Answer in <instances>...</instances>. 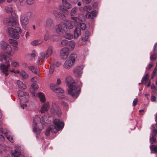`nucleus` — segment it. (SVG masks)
Segmentation results:
<instances>
[{
    "instance_id": "423d86ee",
    "label": "nucleus",
    "mask_w": 157,
    "mask_h": 157,
    "mask_svg": "<svg viewBox=\"0 0 157 157\" xmlns=\"http://www.w3.org/2000/svg\"><path fill=\"white\" fill-rule=\"evenodd\" d=\"M65 26V23L63 22H61L56 25L55 27L56 32L59 34H63L64 32H66L67 30V29Z\"/></svg>"
},
{
    "instance_id": "7ed1b4c3",
    "label": "nucleus",
    "mask_w": 157,
    "mask_h": 157,
    "mask_svg": "<svg viewBox=\"0 0 157 157\" xmlns=\"http://www.w3.org/2000/svg\"><path fill=\"white\" fill-rule=\"evenodd\" d=\"M77 58V55L72 53L65 61L63 64V68L69 70L72 67L75 65V61Z\"/></svg>"
},
{
    "instance_id": "f8f14e48",
    "label": "nucleus",
    "mask_w": 157,
    "mask_h": 157,
    "mask_svg": "<svg viewBox=\"0 0 157 157\" xmlns=\"http://www.w3.org/2000/svg\"><path fill=\"white\" fill-rule=\"evenodd\" d=\"M13 17L7 18L5 20V22L6 25L12 26H14L17 24L16 18L13 16Z\"/></svg>"
},
{
    "instance_id": "4c0bfd02",
    "label": "nucleus",
    "mask_w": 157,
    "mask_h": 157,
    "mask_svg": "<svg viewBox=\"0 0 157 157\" xmlns=\"http://www.w3.org/2000/svg\"><path fill=\"white\" fill-rule=\"evenodd\" d=\"M9 43L11 44L13 46H17L18 44L17 42V41L14 40L12 39H10L8 40Z\"/></svg>"
},
{
    "instance_id": "f03ea898",
    "label": "nucleus",
    "mask_w": 157,
    "mask_h": 157,
    "mask_svg": "<svg viewBox=\"0 0 157 157\" xmlns=\"http://www.w3.org/2000/svg\"><path fill=\"white\" fill-rule=\"evenodd\" d=\"M53 123L54 125H51L48 128L45 132V134L47 136H49L50 131L52 133H56L58 131L62 129L64 126L63 122L59 120H54Z\"/></svg>"
},
{
    "instance_id": "cd10ccee",
    "label": "nucleus",
    "mask_w": 157,
    "mask_h": 157,
    "mask_svg": "<svg viewBox=\"0 0 157 157\" xmlns=\"http://www.w3.org/2000/svg\"><path fill=\"white\" fill-rule=\"evenodd\" d=\"M53 48L52 47H49L48 49L46 51V58H47L53 53Z\"/></svg>"
},
{
    "instance_id": "bf43d9fd",
    "label": "nucleus",
    "mask_w": 157,
    "mask_h": 157,
    "mask_svg": "<svg viewBox=\"0 0 157 157\" xmlns=\"http://www.w3.org/2000/svg\"><path fill=\"white\" fill-rule=\"evenodd\" d=\"M38 78L37 77H34L31 80V82H36L37 81Z\"/></svg>"
},
{
    "instance_id": "5fc2aeb1",
    "label": "nucleus",
    "mask_w": 157,
    "mask_h": 157,
    "mask_svg": "<svg viewBox=\"0 0 157 157\" xmlns=\"http://www.w3.org/2000/svg\"><path fill=\"white\" fill-rule=\"evenodd\" d=\"M54 67L53 65H51L50 67L49 72L50 74H52L54 71Z\"/></svg>"
},
{
    "instance_id": "7c9ffc66",
    "label": "nucleus",
    "mask_w": 157,
    "mask_h": 157,
    "mask_svg": "<svg viewBox=\"0 0 157 157\" xmlns=\"http://www.w3.org/2000/svg\"><path fill=\"white\" fill-rule=\"evenodd\" d=\"M6 10L7 12L11 13L12 15H14V12H13V8L12 6H8L6 7Z\"/></svg>"
},
{
    "instance_id": "e2e57ef3",
    "label": "nucleus",
    "mask_w": 157,
    "mask_h": 157,
    "mask_svg": "<svg viewBox=\"0 0 157 157\" xmlns=\"http://www.w3.org/2000/svg\"><path fill=\"white\" fill-rule=\"evenodd\" d=\"M138 101V99L137 98H135L134 99L133 102V105L135 106L137 104Z\"/></svg>"
},
{
    "instance_id": "de8ad7c7",
    "label": "nucleus",
    "mask_w": 157,
    "mask_h": 157,
    "mask_svg": "<svg viewBox=\"0 0 157 157\" xmlns=\"http://www.w3.org/2000/svg\"><path fill=\"white\" fill-rule=\"evenodd\" d=\"M92 7L91 6H85L83 8V10L86 12H89L91 10Z\"/></svg>"
},
{
    "instance_id": "473e14b6",
    "label": "nucleus",
    "mask_w": 157,
    "mask_h": 157,
    "mask_svg": "<svg viewBox=\"0 0 157 157\" xmlns=\"http://www.w3.org/2000/svg\"><path fill=\"white\" fill-rule=\"evenodd\" d=\"M65 32L66 33L64 36L65 38L69 40L73 38V36L72 34L68 32Z\"/></svg>"
},
{
    "instance_id": "3c124183",
    "label": "nucleus",
    "mask_w": 157,
    "mask_h": 157,
    "mask_svg": "<svg viewBox=\"0 0 157 157\" xmlns=\"http://www.w3.org/2000/svg\"><path fill=\"white\" fill-rule=\"evenodd\" d=\"M49 37V35L48 32H46L44 35V39L45 41H47L48 40Z\"/></svg>"
},
{
    "instance_id": "774afa93",
    "label": "nucleus",
    "mask_w": 157,
    "mask_h": 157,
    "mask_svg": "<svg viewBox=\"0 0 157 157\" xmlns=\"http://www.w3.org/2000/svg\"><path fill=\"white\" fill-rule=\"evenodd\" d=\"M61 83V81L59 78H58L57 80L56 85H58Z\"/></svg>"
},
{
    "instance_id": "ddd939ff",
    "label": "nucleus",
    "mask_w": 157,
    "mask_h": 157,
    "mask_svg": "<svg viewBox=\"0 0 157 157\" xmlns=\"http://www.w3.org/2000/svg\"><path fill=\"white\" fill-rule=\"evenodd\" d=\"M155 126V125L152 124L151 128L152 130V134L150 136V142L151 144L156 141V139L154 137L157 134V130H156Z\"/></svg>"
},
{
    "instance_id": "bb28decb",
    "label": "nucleus",
    "mask_w": 157,
    "mask_h": 157,
    "mask_svg": "<svg viewBox=\"0 0 157 157\" xmlns=\"http://www.w3.org/2000/svg\"><path fill=\"white\" fill-rule=\"evenodd\" d=\"M38 96L42 103H44L46 101L44 94L42 92H40L38 94Z\"/></svg>"
},
{
    "instance_id": "f704fd0d",
    "label": "nucleus",
    "mask_w": 157,
    "mask_h": 157,
    "mask_svg": "<svg viewBox=\"0 0 157 157\" xmlns=\"http://www.w3.org/2000/svg\"><path fill=\"white\" fill-rule=\"evenodd\" d=\"M4 54L5 52L4 51L0 52V61L1 62H3V60H6V57Z\"/></svg>"
},
{
    "instance_id": "a878e982",
    "label": "nucleus",
    "mask_w": 157,
    "mask_h": 157,
    "mask_svg": "<svg viewBox=\"0 0 157 157\" xmlns=\"http://www.w3.org/2000/svg\"><path fill=\"white\" fill-rule=\"evenodd\" d=\"M28 69L31 71L33 73L37 74L40 72V71L34 66H30L28 67Z\"/></svg>"
},
{
    "instance_id": "c85d7f7f",
    "label": "nucleus",
    "mask_w": 157,
    "mask_h": 157,
    "mask_svg": "<svg viewBox=\"0 0 157 157\" xmlns=\"http://www.w3.org/2000/svg\"><path fill=\"white\" fill-rule=\"evenodd\" d=\"M46 58V54L44 52H41L39 56L38 59L37 61V63L39 64L40 62V60H43L45 58Z\"/></svg>"
},
{
    "instance_id": "c756f323",
    "label": "nucleus",
    "mask_w": 157,
    "mask_h": 157,
    "mask_svg": "<svg viewBox=\"0 0 157 157\" xmlns=\"http://www.w3.org/2000/svg\"><path fill=\"white\" fill-rule=\"evenodd\" d=\"M20 75L23 79H25L29 77L28 75L25 71L23 70L20 71Z\"/></svg>"
},
{
    "instance_id": "37998d69",
    "label": "nucleus",
    "mask_w": 157,
    "mask_h": 157,
    "mask_svg": "<svg viewBox=\"0 0 157 157\" xmlns=\"http://www.w3.org/2000/svg\"><path fill=\"white\" fill-rule=\"evenodd\" d=\"M77 9L76 7L73 8L70 12V14L71 16L75 15L76 14Z\"/></svg>"
},
{
    "instance_id": "5701e85b",
    "label": "nucleus",
    "mask_w": 157,
    "mask_h": 157,
    "mask_svg": "<svg viewBox=\"0 0 157 157\" xmlns=\"http://www.w3.org/2000/svg\"><path fill=\"white\" fill-rule=\"evenodd\" d=\"M65 24V26L67 29V30L66 31V32H68L69 29H72L73 28V25L71 21L69 20L67 21Z\"/></svg>"
},
{
    "instance_id": "2f4dec72",
    "label": "nucleus",
    "mask_w": 157,
    "mask_h": 157,
    "mask_svg": "<svg viewBox=\"0 0 157 157\" xmlns=\"http://www.w3.org/2000/svg\"><path fill=\"white\" fill-rule=\"evenodd\" d=\"M9 45V44L3 41H1L0 42V48L4 50Z\"/></svg>"
},
{
    "instance_id": "e433bc0d",
    "label": "nucleus",
    "mask_w": 157,
    "mask_h": 157,
    "mask_svg": "<svg viewBox=\"0 0 157 157\" xmlns=\"http://www.w3.org/2000/svg\"><path fill=\"white\" fill-rule=\"evenodd\" d=\"M148 79V75L146 74L143 77L142 80V83L143 84H145Z\"/></svg>"
},
{
    "instance_id": "2eb2a0df",
    "label": "nucleus",
    "mask_w": 157,
    "mask_h": 157,
    "mask_svg": "<svg viewBox=\"0 0 157 157\" xmlns=\"http://www.w3.org/2000/svg\"><path fill=\"white\" fill-rule=\"evenodd\" d=\"M82 68L80 66H78L74 68L73 70L74 75L77 77H81L82 73Z\"/></svg>"
},
{
    "instance_id": "603ef678",
    "label": "nucleus",
    "mask_w": 157,
    "mask_h": 157,
    "mask_svg": "<svg viewBox=\"0 0 157 157\" xmlns=\"http://www.w3.org/2000/svg\"><path fill=\"white\" fill-rule=\"evenodd\" d=\"M61 43L63 46H66L67 44L68 41L66 40H63L61 41Z\"/></svg>"
},
{
    "instance_id": "58836bf2",
    "label": "nucleus",
    "mask_w": 157,
    "mask_h": 157,
    "mask_svg": "<svg viewBox=\"0 0 157 157\" xmlns=\"http://www.w3.org/2000/svg\"><path fill=\"white\" fill-rule=\"evenodd\" d=\"M36 56V53L35 51H33L32 53L28 54L27 57L28 58H30L31 59H34Z\"/></svg>"
},
{
    "instance_id": "79ce46f5",
    "label": "nucleus",
    "mask_w": 157,
    "mask_h": 157,
    "mask_svg": "<svg viewBox=\"0 0 157 157\" xmlns=\"http://www.w3.org/2000/svg\"><path fill=\"white\" fill-rule=\"evenodd\" d=\"M39 88L38 85L36 83H33L31 85V87L30 88V90L31 91V90L33 89L34 90H36Z\"/></svg>"
},
{
    "instance_id": "aec40b11",
    "label": "nucleus",
    "mask_w": 157,
    "mask_h": 157,
    "mask_svg": "<svg viewBox=\"0 0 157 157\" xmlns=\"http://www.w3.org/2000/svg\"><path fill=\"white\" fill-rule=\"evenodd\" d=\"M98 14L97 12L94 10L89 13H87L86 15V18L93 19Z\"/></svg>"
},
{
    "instance_id": "dca6fc26",
    "label": "nucleus",
    "mask_w": 157,
    "mask_h": 157,
    "mask_svg": "<svg viewBox=\"0 0 157 157\" xmlns=\"http://www.w3.org/2000/svg\"><path fill=\"white\" fill-rule=\"evenodd\" d=\"M5 136L7 139L11 143H13L14 141V138L10 131L8 130V131H6L5 133Z\"/></svg>"
},
{
    "instance_id": "1a4fd4ad",
    "label": "nucleus",
    "mask_w": 157,
    "mask_h": 157,
    "mask_svg": "<svg viewBox=\"0 0 157 157\" xmlns=\"http://www.w3.org/2000/svg\"><path fill=\"white\" fill-rule=\"evenodd\" d=\"M10 66V62L9 61H6V64L1 63L0 65V68L2 72L7 76L9 74V67Z\"/></svg>"
},
{
    "instance_id": "a18cd8bd",
    "label": "nucleus",
    "mask_w": 157,
    "mask_h": 157,
    "mask_svg": "<svg viewBox=\"0 0 157 157\" xmlns=\"http://www.w3.org/2000/svg\"><path fill=\"white\" fill-rule=\"evenodd\" d=\"M11 66L14 67H18L19 65V64L18 63L14 61H12L11 63Z\"/></svg>"
},
{
    "instance_id": "6ab92c4d",
    "label": "nucleus",
    "mask_w": 157,
    "mask_h": 157,
    "mask_svg": "<svg viewBox=\"0 0 157 157\" xmlns=\"http://www.w3.org/2000/svg\"><path fill=\"white\" fill-rule=\"evenodd\" d=\"M4 50L6 54L9 56H12L14 54V52L12 50L11 46L9 45Z\"/></svg>"
},
{
    "instance_id": "4d7b16f0",
    "label": "nucleus",
    "mask_w": 157,
    "mask_h": 157,
    "mask_svg": "<svg viewBox=\"0 0 157 157\" xmlns=\"http://www.w3.org/2000/svg\"><path fill=\"white\" fill-rule=\"evenodd\" d=\"M156 58V55H153L150 56V59L151 61L155 60Z\"/></svg>"
},
{
    "instance_id": "c03bdc74",
    "label": "nucleus",
    "mask_w": 157,
    "mask_h": 157,
    "mask_svg": "<svg viewBox=\"0 0 157 157\" xmlns=\"http://www.w3.org/2000/svg\"><path fill=\"white\" fill-rule=\"evenodd\" d=\"M151 151L152 153H155L157 152V147L155 146L152 145L150 146Z\"/></svg>"
},
{
    "instance_id": "680f3d73",
    "label": "nucleus",
    "mask_w": 157,
    "mask_h": 157,
    "mask_svg": "<svg viewBox=\"0 0 157 157\" xmlns=\"http://www.w3.org/2000/svg\"><path fill=\"white\" fill-rule=\"evenodd\" d=\"M26 1L28 4L31 5L34 3L35 0H26Z\"/></svg>"
},
{
    "instance_id": "864d4df0",
    "label": "nucleus",
    "mask_w": 157,
    "mask_h": 157,
    "mask_svg": "<svg viewBox=\"0 0 157 157\" xmlns=\"http://www.w3.org/2000/svg\"><path fill=\"white\" fill-rule=\"evenodd\" d=\"M151 88L153 90V91L152 92V94H155V93L156 90V89L155 88V86L154 84H152L151 86Z\"/></svg>"
},
{
    "instance_id": "6e6552de",
    "label": "nucleus",
    "mask_w": 157,
    "mask_h": 157,
    "mask_svg": "<svg viewBox=\"0 0 157 157\" xmlns=\"http://www.w3.org/2000/svg\"><path fill=\"white\" fill-rule=\"evenodd\" d=\"M30 15V13L21 15L20 17V22L23 26H25L29 23Z\"/></svg>"
},
{
    "instance_id": "39448f33",
    "label": "nucleus",
    "mask_w": 157,
    "mask_h": 157,
    "mask_svg": "<svg viewBox=\"0 0 157 157\" xmlns=\"http://www.w3.org/2000/svg\"><path fill=\"white\" fill-rule=\"evenodd\" d=\"M7 32L9 35L12 37L18 39L19 37V34L21 33V31L20 28L16 27L15 29L11 27L8 28Z\"/></svg>"
},
{
    "instance_id": "9b49d317",
    "label": "nucleus",
    "mask_w": 157,
    "mask_h": 157,
    "mask_svg": "<svg viewBox=\"0 0 157 157\" xmlns=\"http://www.w3.org/2000/svg\"><path fill=\"white\" fill-rule=\"evenodd\" d=\"M71 19L74 21L75 23L77 25V27H80L82 30L85 29L86 27V25L83 23H80V20L78 17H71Z\"/></svg>"
},
{
    "instance_id": "ea45409f",
    "label": "nucleus",
    "mask_w": 157,
    "mask_h": 157,
    "mask_svg": "<svg viewBox=\"0 0 157 157\" xmlns=\"http://www.w3.org/2000/svg\"><path fill=\"white\" fill-rule=\"evenodd\" d=\"M31 45L33 46H37L41 44L40 42V40H35L31 42Z\"/></svg>"
},
{
    "instance_id": "f3484780",
    "label": "nucleus",
    "mask_w": 157,
    "mask_h": 157,
    "mask_svg": "<svg viewBox=\"0 0 157 157\" xmlns=\"http://www.w3.org/2000/svg\"><path fill=\"white\" fill-rule=\"evenodd\" d=\"M42 103L43 104L40 110L42 113L48 111L49 109V103L48 101Z\"/></svg>"
},
{
    "instance_id": "20e7f679",
    "label": "nucleus",
    "mask_w": 157,
    "mask_h": 157,
    "mask_svg": "<svg viewBox=\"0 0 157 157\" xmlns=\"http://www.w3.org/2000/svg\"><path fill=\"white\" fill-rule=\"evenodd\" d=\"M41 119L38 115H36L33 119V131L37 135H39L42 130V128L40 127V125L42 123Z\"/></svg>"
},
{
    "instance_id": "6e6d98bb",
    "label": "nucleus",
    "mask_w": 157,
    "mask_h": 157,
    "mask_svg": "<svg viewBox=\"0 0 157 157\" xmlns=\"http://www.w3.org/2000/svg\"><path fill=\"white\" fill-rule=\"evenodd\" d=\"M157 71V68L156 67H155L152 72V73L151 75V78H153L154 76L156 75V72Z\"/></svg>"
},
{
    "instance_id": "4be33fe9",
    "label": "nucleus",
    "mask_w": 157,
    "mask_h": 157,
    "mask_svg": "<svg viewBox=\"0 0 157 157\" xmlns=\"http://www.w3.org/2000/svg\"><path fill=\"white\" fill-rule=\"evenodd\" d=\"M17 84L18 87L21 90H25L27 88L25 84L20 80H17Z\"/></svg>"
},
{
    "instance_id": "09e8293b",
    "label": "nucleus",
    "mask_w": 157,
    "mask_h": 157,
    "mask_svg": "<svg viewBox=\"0 0 157 157\" xmlns=\"http://www.w3.org/2000/svg\"><path fill=\"white\" fill-rule=\"evenodd\" d=\"M75 45V43L73 41H71L70 42L69 46L72 49H73L74 48Z\"/></svg>"
},
{
    "instance_id": "a211bd4d",
    "label": "nucleus",
    "mask_w": 157,
    "mask_h": 157,
    "mask_svg": "<svg viewBox=\"0 0 157 157\" xmlns=\"http://www.w3.org/2000/svg\"><path fill=\"white\" fill-rule=\"evenodd\" d=\"M50 87L51 89L55 92L57 93H62L64 92V90L61 88H57L56 85L54 84H51Z\"/></svg>"
},
{
    "instance_id": "9d476101",
    "label": "nucleus",
    "mask_w": 157,
    "mask_h": 157,
    "mask_svg": "<svg viewBox=\"0 0 157 157\" xmlns=\"http://www.w3.org/2000/svg\"><path fill=\"white\" fill-rule=\"evenodd\" d=\"M53 113H56L58 116L61 115V111L58 105L55 103H52V108L51 110Z\"/></svg>"
},
{
    "instance_id": "052dcab7",
    "label": "nucleus",
    "mask_w": 157,
    "mask_h": 157,
    "mask_svg": "<svg viewBox=\"0 0 157 157\" xmlns=\"http://www.w3.org/2000/svg\"><path fill=\"white\" fill-rule=\"evenodd\" d=\"M10 71L11 72H13L14 73L16 74V73H18L20 75V71L19 70H17L16 71H14V69H12V70H10Z\"/></svg>"
},
{
    "instance_id": "f257e3e1",
    "label": "nucleus",
    "mask_w": 157,
    "mask_h": 157,
    "mask_svg": "<svg viewBox=\"0 0 157 157\" xmlns=\"http://www.w3.org/2000/svg\"><path fill=\"white\" fill-rule=\"evenodd\" d=\"M66 82L68 87V94L73 97L77 98L80 93V88L76 85V83L70 76L66 78Z\"/></svg>"
},
{
    "instance_id": "b1692460",
    "label": "nucleus",
    "mask_w": 157,
    "mask_h": 157,
    "mask_svg": "<svg viewBox=\"0 0 157 157\" xmlns=\"http://www.w3.org/2000/svg\"><path fill=\"white\" fill-rule=\"evenodd\" d=\"M63 6L67 9H69L71 8V4L68 2L67 0H62Z\"/></svg>"
},
{
    "instance_id": "69168bd1",
    "label": "nucleus",
    "mask_w": 157,
    "mask_h": 157,
    "mask_svg": "<svg viewBox=\"0 0 157 157\" xmlns=\"http://www.w3.org/2000/svg\"><path fill=\"white\" fill-rule=\"evenodd\" d=\"M0 140L2 141H4L5 140V138L1 134H0Z\"/></svg>"
},
{
    "instance_id": "0e129e2a",
    "label": "nucleus",
    "mask_w": 157,
    "mask_h": 157,
    "mask_svg": "<svg viewBox=\"0 0 157 157\" xmlns=\"http://www.w3.org/2000/svg\"><path fill=\"white\" fill-rule=\"evenodd\" d=\"M82 0L84 3H86V4H88L90 3L91 1V0Z\"/></svg>"
},
{
    "instance_id": "393cba45",
    "label": "nucleus",
    "mask_w": 157,
    "mask_h": 157,
    "mask_svg": "<svg viewBox=\"0 0 157 157\" xmlns=\"http://www.w3.org/2000/svg\"><path fill=\"white\" fill-rule=\"evenodd\" d=\"M12 156L18 157L21 155V152L18 148L13 151L11 152Z\"/></svg>"
},
{
    "instance_id": "72a5a7b5",
    "label": "nucleus",
    "mask_w": 157,
    "mask_h": 157,
    "mask_svg": "<svg viewBox=\"0 0 157 157\" xmlns=\"http://www.w3.org/2000/svg\"><path fill=\"white\" fill-rule=\"evenodd\" d=\"M42 120L43 124H44L45 123H48L50 122L49 120L48 119V117L45 115L42 117Z\"/></svg>"
},
{
    "instance_id": "13d9d810",
    "label": "nucleus",
    "mask_w": 157,
    "mask_h": 157,
    "mask_svg": "<svg viewBox=\"0 0 157 157\" xmlns=\"http://www.w3.org/2000/svg\"><path fill=\"white\" fill-rule=\"evenodd\" d=\"M22 102H21V107L22 109H24L26 108L27 107V105L25 103L23 104Z\"/></svg>"
},
{
    "instance_id": "c9c22d12",
    "label": "nucleus",
    "mask_w": 157,
    "mask_h": 157,
    "mask_svg": "<svg viewBox=\"0 0 157 157\" xmlns=\"http://www.w3.org/2000/svg\"><path fill=\"white\" fill-rule=\"evenodd\" d=\"M46 25L48 27H50L53 25V21L50 18L48 19L46 23Z\"/></svg>"
},
{
    "instance_id": "8fccbe9b",
    "label": "nucleus",
    "mask_w": 157,
    "mask_h": 157,
    "mask_svg": "<svg viewBox=\"0 0 157 157\" xmlns=\"http://www.w3.org/2000/svg\"><path fill=\"white\" fill-rule=\"evenodd\" d=\"M8 130L6 128H3L2 127H0V133L3 134L4 135L6 132Z\"/></svg>"
},
{
    "instance_id": "4468645a",
    "label": "nucleus",
    "mask_w": 157,
    "mask_h": 157,
    "mask_svg": "<svg viewBox=\"0 0 157 157\" xmlns=\"http://www.w3.org/2000/svg\"><path fill=\"white\" fill-rule=\"evenodd\" d=\"M69 54L68 49L65 47L63 48L60 51V56L63 59H66Z\"/></svg>"
},
{
    "instance_id": "a19ab883",
    "label": "nucleus",
    "mask_w": 157,
    "mask_h": 157,
    "mask_svg": "<svg viewBox=\"0 0 157 157\" xmlns=\"http://www.w3.org/2000/svg\"><path fill=\"white\" fill-rule=\"evenodd\" d=\"M60 9L65 14H67L69 13V11L64 7H63L62 5L59 6Z\"/></svg>"
},
{
    "instance_id": "338daca9",
    "label": "nucleus",
    "mask_w": 157,
    "mask_h": 157,
    "mask_svg": "<svg viewBox=\"0 0 157 157\" xmlns=\"http://www.w3.org/2000/svg\"><path fill=\"white\" fill-rule=\"evenodd\" d=\"M59 17L62 19H64L65 17L64 14L62 13H60L59 14Z\"/></svg>"
},
{
    "instance_id": "0eeeda50",
    "label": "nucleus",
    "mask_w": 157,
    "mask_h": 157,
    "mask_svg": "<svg viewBox=\"0 0 157 157\" xmlns=\"http://www.w3.org/2000/svg\"><path fill=\"white\" fill-rule=\"evenodd\" d=\"M17 94L19 97H22V98L20 99L21 102H27L29 101V95L28 93L21 90H19L17 92Z\"/></svg>"
},
{
    "instance_id": "412c9836",
    "label": "nucleus",
    "mask_w": 157,
    "mask_h": 157,
    "mask_svg": "<svg viewBox=\"0 0 157 157\" xmlns=\"http://www.w3.org/2000/svg\"><path fill=\"white\" fill-rule=\"evenodd\" d=\"M81 34V29L77 27L75 29L74 33V38L76 39L78 38Z\"/></svg>"
},
{
    "instance_id": "49530a36",
    "label": "nucleus",
    "mask_w": 157,
    "mask_h": 157,
    "mask_svg": "<svg viewBox=\"0 0 157 157\" xmlns=\"http://www.w3.org/2000/svg\"><path fill=\"white\" fill-rule=\"evenodd\" d=\"M78 17L79 18H78L80 20V21H85L86 17V16H85L84 15L82 14L79 15Z\"/></svg>"
}]
</instances>
